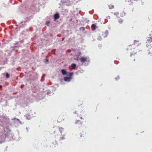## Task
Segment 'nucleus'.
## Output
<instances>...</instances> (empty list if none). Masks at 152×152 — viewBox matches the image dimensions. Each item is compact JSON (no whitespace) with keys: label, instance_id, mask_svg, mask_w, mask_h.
Returning a JSON list of instances; mask_svg holds the SVG:
<instances>
[{"label":"nucleus","instance_id":"obj_2","mask_svg":"<svg viewBox=\"0 0 152 152\" xmlns=\"http://www.w3.org/2000/svg\"><path fill=\"white\" fill-rule=\"evenodd\" d=\"M75 124L79 127H80L82 125L81 122L79 120H77L75 122Z\"/></svg>","mask_w":152,"mask_h":152},{"label":"nucleus","instance_id":"obj_7","mask_svg":"<svg viewBox=\"0 0 152 152\" xmlns=\"http://www.w3.org/2000/svg\"><path fill=\"white\" fill-rule=\"evenodd\" d=\"M25 117H26V119L28 120H29L31 118V117L30 115L28 114H26L25 115Z\"/></svg>","mask_w":152,"mask_h":152},{"label":"nucleus","instance_id":"obj_20","mask_svg":"<svg viewBox=\"0 0 152 152\" xmlns=\"http://www.w3.org/2000/svg\"><path fill=\"white\" fill-rule=\"evenodd\" d=\"M80 119H81V120H82V119H83V118H82V116H81L80 117Z\"/></svg>","mask_w":152,"mask_h":152},{"label":"nucleus","instance_id":"obj_21","mask_svg":"<svg viewBox=\"0 0 152 152\" xmlns=\"http://www.w3.org/2000/svg\"><path fill=\"white\" fill-rule=\"evenodd\" d=\"M105 33L106 34H108V32L107 31H106Z\"/></svg>","mask_w":152,"mask_h":152},{"label":"nucleus","instance_id":"obj_22","mask_svg":"<svg viewBox=\"0 0 152 152\" xmlns=\"http://www.w3.org/2000/svg\"><path fill=\"white\" fill-rule=\"evenodd\" d=\"M72 75V74L71 73H70L69 74V75H70V76H71Z\"/></svg>","mask_w":152,"mask_h":152},{"label":"nucleus","instance_id":"obj_16","mask_svg":"<svg viewBox=\"0 0 152 152\" xmlns=\"http://www.w3.org/2000/svg\"><path fill=\"white\" fill-rule=\"evenodd\" d=\"M9 77H10L8 73H6V78H8Z\"/></svg>","mask_w":152,"mask_h":152},{"label":"nucleus","instance_id":"obj_5","mask_svg":"<svg viewBox=\"0 0 152 152\" xmlns=\"http://www.w3.org/2000/svg\"><path fill=\"white\" fill-rule=\"evenodd\" d=\"M98 28V26H97L96 23L93 24L91 26V28L93 30H94L96 28Z\"/></svg>","mask_w":152,"mask_h":152},{"label":"nucleus","instance_id":"obj_9","mask_svg":"<svg viewBox=\"0 0 152 152\" xmlns=\"http://www.w3.org/2000/svg\"><path fill=\"white\" fill-rule=\"evenodd\" d=\"M118 20L120 24H122L124 21V20L120 18H118Z\"/></svg>","mask_w":152,"mask_h":152},{"label":"nucleus","instance_id":"obj_26","mask_svg":"<svg viewBox=\"0 0 152 152\" xmlns=\"http://www.w3.org/2000/svg\"><path fill=\"white\" fill-rule=\"evenodd\" d=\"M76 113V112H75V113Z\"/></svg>","mask_w":152,"mask_h":152},{"label":"nucleus","instance_id":"obj_1","mask_svg":"<svg viewBox=\"0 0 152 152\" xmlns=\"http://www.w3.org/2000/svg\"><path fill=\"white\" fill-rule=\"evenodd\" d=\"M142 47L141 43L139 41L135 40L132 45H129L126 49L127 53H130L132 55L137 53V51H141Z\"/></svg>","mask_w":152,"mask_h":152},{"label":"nucleus","instance_id":"obj_14","mask_svg":"<svg viewBox=\"0 0 152 152\" xmlns=\"http://www.w3.org/2000/svg\"><path fill=\"white\" fill-rule=\"evenodd\" d=\"M59 131H60L61 133L64 130V129L61 127H60L59 128Z\"/></svg>","mask_w":152,"mask_h":152},{"label":"nucleus","instance_id":"obj_13","mask_svg":"<svg viewBox=\"0 0 152 152\" xmlns=\"http://www.w3.org/2000/svg\"><path fill=\"white\" fill-rule=\"evenodd\" d=\"M65 139L64 136H62L60 138L59 141L61 142L62 140H63Z\"/></svg>","mask_w":152,"mask_h":152},{"label":"nucleus","instance_id":"obj_17","mask_svg":"<svg viewBox=\"0 0 152 152\" xmlns=\"http://www.w3.org/2000/svg\"><path fill=\"white\" fill-rule=\"evenodd\" d=\"M74 59L75 60H77V61H78L79 60V58L77 57V58H74Z\"/></svg>","mask_w":152,"mask_h":152},{"label":"nucleus","instance_id":"obj_3","mask_svg":"<svg viewBox=\"0 0 152 152\" xmlns=\"http://www.w3.org/2000/svg\"><path fill=\"white\" fill-rule=\"evenodd\" d=\"M147 42H146V43H147V45H148L147 43H150L152 42V37L149 36V37H148ZM147 47H148L147 45H146Z\"/></svg>","mask_w":152,"mask_h":152},{"label":"nucleus","instance_id":"obj_23","mask_svg":"<svg viewBox=\"0 0 152 152\" xmlns=\"http://www.w3.org/2000/svg\"><path fill=\"white\" fill-rule=\"evenodd\" d=\"M2 87V86L0 85V89Z\"/></svg>","mask_w":152,"mask_h":152},{"label":"nucleus","instance_id":"obj_15","mask_svg":"<svg viewBox=\"0 0 152 152\" xmlns=\"http://www.w3.org/2000/svg\"><path fill=\"white\" fill-rule=\"evenodd\" d=\"M150 30L151 31V33L149 34V36L152 37V28H151Z\"/></svg>","mask_w":152,"mask_h":152},{"label":"nucleus","instance_id":"obj_25","mask_svg":"<svg viewBox=\"0 0 152 152\" xmlns=\"http://www.w3.org/2000/svg\"><path fill=\"white\" fill-rule=\"evenodd\" d=\"M82 135H80V137H82Z\"/></svg>","mask_w":152,"mask_h":152},{"label":"nucleus","instance_id":"obj_4","mask_svg":"<svg viewBox=\"0 0 152 152\" xmlns=\"http://www.w3.org/2000/svg\"><path fill=\"white\" fill-rule=\"evenodd\" d=\"M87 58L83 57H81L80 59L81 62H85L87 61Z\"/></svg>","mask_w":152,"mask_h":152},{"label":"nucleus","instance_id":"obj_10","mask_svg":"<svg viewBox=\"0 0 152 152\" xmlns=\"http://www.w3.org/2000/svg\"><path fill=\"white\" fill-rule=\"evenodd\" d=\"M61 71L62 74L63 75H66L67 74L66 72L64 69H62Z\"/></svg>","mask_w":152,"mask_h":152},{"label":"nucleus","instance_id":"obj_24","mask_svg":"<svg viewBox=\"0 0 152 152\" xmlns=\"http://www.w3.org/2000/svg\"><path fill=\"white\" fill-rule=\"evenodd\" d=\"M46 61L47 62V61H48V60L47 59H46Z\"/></svg>","mask_w":152,"mask_h":152},{"label":"nucleus","instance_id":"obj_19","mask_svg":"<svg viewBox=\"0 0 152 152\" xmlns=\"http://www.w3.org/2000/svg\"><path fill=\"white\" fill-rule=\"evenodd\" d=\"M81 54V53H80V52H79V53H78L79 55V56H80V55Z\"/></svg>","mask_w":152,"mask_h":152},{"label":"nucleus","instance_id":"obj_8","mask_svg":"<svg viewBox=\"0 0 152 152\" xmlns=\"http://www.w3.org/2000/svg\"><path fill=\"white\" fill-rule=\"evenodd\" d=\"M70 79H71V78L70 77H64V81H69L70 80Z\"/></svg>","mask_w":152,"mask_h":152},{"label":"nucleus","instance_id":"obj_18","mask_svg":"<svg viewBox=\"0 0 152 152\" xmlns=\"http://www.w3.org/2000/svg\"><path fill=\"white\" fill-rule=\"evenodd\" d=\"M83 114H84V113H83L82 112L81 114L80 115V116H83Z\"/></svg>","mask_w":152,"mask_h":152},{"label":"nucleus","instance_id":"obj_27","mask_svg":"<svg viewBox=\"0 0 152 152\" xmlns=\"http://www.w3.org/2000/svg\"><path fill=\"white\" fill-rule=\"evenodd\" d=\"M127 1H128V2H129V1H128V0H127Z\"/></svg>","mask_w":152,"mask_h":152},{"label":"nucleus","instance_id":"obj_6","mask_svg":"<svg viewBox=\"0 0 152 152\" xmlns=\"http://www.w3.org/2000/svg\"><path fill=\"white\" fill-rule=\"evenodd\" d=\"M54 17L55 19H57L59 18V15L58 14H56L54 15Z\"/></svg>","mask_w":152,"mask_h":152},{"label":"nucleus","instance_id":"obj_11","mask_svg":"<svg viewBox=\"0 0 152 152\" xmlns=\"http://www.w3.org/2000/svg\"><path fill=\"white\" fill-rule=\"evenodd\" d=\"M71 66L72 67V68L73 69H75V67H76V65L75 64V63H72L71 65Z\"/></svg>","mask_w":152,"mask_h":152},{"label":"nucleus","instance_id":"obj_12","mask_svg":"<svg viewBox=\"0 0 152 152\" xmlns=\"http://www.w3.org/2000/svg\"><path fill=\"white\" fill-rule=\"evenodd\" d=\"M109 8V9H111L114 8V6L113 5L110 4L108 5Z\"/></svg>","mask_w":152,"mask_h":152}]
</instances>
